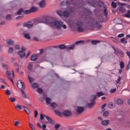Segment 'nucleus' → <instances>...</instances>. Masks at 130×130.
<instances>
[{"instance_id": "nucleus-63", "label": "nucleus", "mask_w": 130, "mask_h": 130, "mask_svg": "<svg viewBox=\"0 0 130 130\" xmlns=\"http://www.w3.org/2000/svg\"><path fill=\"white\" fill-rule=\"evenodd\" d=\"M94 103H92L91 104H89L88 105H89V107H92V106H94Z\"/></svg>"}, {"instance_id": "nucleus-46", "label": "nucleus", "mask_w": 130, "mask_h": 130, "mask_svg": "<svg viewBox=\"0 0 130 130\" xmlns=\"http://www.w3.org/2000/svg\"><path fill=\"white\" fill-rule=\"evenodd\" d=\"M6 19H7V20H8L9 21V20H11V19H12V16L10 15H8L6 16Z\"/></svg>"}, {"instance_id": "nucleus-22", "label": "nucleus", "mask_w": 130, "mask_h": 130, "mask_svg": "<svg viewBox=\"0 0 130 130\" xmlns=\"http://www.w3.org/2000/svg\"><path fill=\"white\" fill-rule=\"evenodd\" d=\"M22 108L23 106H21L20 105H17L15 106V108H16V109H18V110H22Z\"/></svg>"}, {"instance_id": "nucleus-11", "label": "nucleus", "mask_w": 130, "mask_h": 130, "mask_svg": "<svg viewBox=\"0 0 130 130\" xmlns=\"http://www.w3.org/2000/svg\"><path fill=\"white\" fill-rule=\"evenodd\" d=\"M62 114L64 115V116H71L72 115V112L69 110H65L63 112Z\"/></svg>"}, {"instance_id": "nucleus-9", "label": "nucleus", "mask_w": 130, "mask_h": 130, "mask_svg": "<svg viewBox=\"0 0 130 130\" xmlns=\"http://www.w3.org/2000/svg\"><path fill=\"white\" fill-rule=\"evenodd\" d=\"M110 123V121L108 119L103 120L101 122V124L104 126H107Z\"/></svg>"}, {"instance_id": "nucleus-43", "label": "nucleus", "mask_w": 130, "mask_h": 130, "mask_svg": "<svg viewBox=\"0 0 130 130\" xmlns=\"http://www.w3.org/2000/svg\"><path fill=\"white\" fill-rule=\"evenodd\" d=\"M59 48H60V49H64V48H66V46L64 45H60L59 46Z\"/></svg>"}, {"instance_id": "nucleus-10", "label": "nucleus", "mask_w": 130, "mask_h": 130, "mask_svg": "<svg viewBox=\"0 0 130 130\" xmlns=\"http://www.w3.org/2000/svg\"><path fill=\"white\" fill-rule=\"evenodd\" d=\"M21 96L22 98H25V99H28V100H30V98L28 95V94H26L25 91H24V90H21Z\"/></svg>"}, {"instance_id": "nucleus-61", "label": "nucleus", "mask_w": 130, "mask_h": 130, "mask_svg": "<svg viewBox=\"0 0 130 130\" xmlns=\"http://www.w3.org/2000/svg\"><path fill=\"white\" fill-rule=\"evenodd\" d=\"M23 16H18L16 18V20H20V19H22V18H23Z\"/></svg>"}, {"instance_id": "nucleus-3", "label": "nucleus", "mask_w": 130, "mask_h": 130, "mask_svg": "<svg viewBox=\"0 0 130 130\" xmlns=\"http://www.w3.org/2000/svg\"><path fill=\"white\" fill-rule=\"evenodd\" d=\"M57 15L59 16L60 17H62L63 16L66 18H69L70 17V13H69L67 11H64V12H62L61 10H58L57 11Z\"/></svg>"}, {"instance_id": "nucleus-53", "label": "nucleus", "mask_w": 130, "mask_h": 130, "mask_svg": "<svg viewBox=\"0 0 130 130\" xmlns=\"http://www.w3.org/2000/svg\"><path fill=\"white\" fill-rule=\"evenodd\" d=\"M38 116V112L37 110L35 111V117H37Z\"/></svg>"}, {"instance_id": "nucleus-25", "label": "nucleus", "mask_w": 130, "mask_h": 130, "mask_svg": "<svg viewBox=\"0 0 130 130\" xmlns=\"http://www.w3.org/2000/svg\"><path fill=\"white\" fill-rule=\"evenodd\" d=\"M7 96H10L12 94V91L10 89H7L5 92Z\"/></svg>"}, {"instance_id": "nucleus-36", "label": "nucleus", "mask_w": 130, "mask_h": 130, "mask_svg": "<svg viewBox=\"0 0 130 130\" xmlns=\"http://www.w3.org/2000/svg\"><path fill=\"white\" fill-rule=\"evenodd\" d=\"M37 92H38V93H39L40 94H42V93L43 92V90H42V89L39 88L37 89Z\"/></svg>"}, {"instance_id": "nucleus-35", "label": "nucleus", "mask_w": 130, "mask_h": 130, "mask_svg": "<svg viewBox=\"0 0 130 130\" xmlns=\"http://www.w3.org/2000/svg\"><path fill=\"white\" fill-rule=\"evenodd\" d=\"M0 83L1 84H6V80L3 78H0Z\"/></svg>"}, {"instance_id": "nucleus-59", "label": "nucleus", "mask_w": 130, "mask_h": 130, "mask_svg": "<svg viewBox=\"0 0 130 130\" xmlns=\"http://www.w3.org/2000/svg\"><path fill=\"white\" fill-rule=\"evenodd\" d=\"M33 40H35V41H38V38H37V37H34L33 38Z\"/></svg>"}, {"instance_id": "nucleus-19", "label": "nucleus", "mask_w": 130, "mask_h": 130, "mask_svg": "<svg viewBox=\"0 0 130 130\" xmlns=\"http://www.w3.org/2000/svg\"><path fill=\"white\" fill-rule=\"evenodd\" d=\"M37 11H38V8L36 7H32L30 8V11L31 13L37 12Z\"/></svg>"}, {"instance_id": "nucleus-29", "label": "nucleus", "mask_w": 130, "mask_h": 130, "mask_svg": "<svg viewBox=\"0 0 130 130\" xmlns=\"http://www.w3.org/2000/svg\"><path fill=\"white\" fill-rule=\"evenodd\" d=\"M54 112L56 114H57V115H58L59 116H61V113L59 111H58V110H54Z\"/></svg>"}, {"instance_id": "nucleus-23", "label": "nucleus", "mask_w": 130, "mask_h": 130, "mask_svg": "<svg viewBox=\"0 0 130 130\" xmlns=\"http://www.w3.org/2000/svg\"><path fill=\"white\" fill-rule=\"evenodd\" d=\"M116 25H121L122 24V20L120 19H117L116 21Z\"/></svg>"}, {"instance_id": "nucleus-40", "label": "nucleus", "mask_w": 130, "mask_h": 130, "mask_svg": "<svg viewBox=\"0 0 130 130\" xmlns=\"http://www.w3.org/2000/svg\"><path fill=\"white\" fill-rule=\"evenodd\" d=\"M99 42H100L99 41H91V43L92 44H94V45H96L97 44V43H99Z\"/></svg>"}, {"instance_id": "nucleus-15", "label": "nucleus", "mask_w": 130, "mask_h": 130, "mask_svg": "<svg viewBox=\"0 0 130 130\" xmlns=\"http://www.w3.org/2000/svg\"><path fill=\"white\" fill-rule=\"evenodd\" d=\"M76 111L77 113H82L84 111V108L82 107H78L77 108Z\"/></svg>"}, {"instance_id": "nucleus-6", "label": "nucleus", "mask_w": 130, "mask_h": 130, "mask_svg": "<svg viewBox=\"0 0 130 130\" xmlns=\"http://www.w3.org/2000/svg\"><path fill=\"white\" fill-rule=\"evenodd\" d=\"M26 49L22 48V50L18 51V54L19 55L21 58H24L26 56V53H25Z\"/></svg>"}, {"instance_id": "nucleus-28", "label": "nucleus", "mask_w": 130, "mask_h": 130, "mask_svg": "<svg viewBox=\"0 0 130 130\" xmlns=\"http://www.w3.org/2000/svg\"><path fill=\"white\" fill-rule=\"evenodd\" d=\"M66 48H67V50H70V49L71 50H73V49H74V48H75V45H73L70 47H67Z\"/></svg>"}, {"instance_id": "nucleus-41", "label": "nucleus", "mask_w": 130, "mask_h": 130, "mask_svg": "<svg viewBox=\"0 0 130 130\" xmlns=\"http://www.w3.org/2000/svg\"><path fill=\"white\" fill-rule=\"evenodd\" d=\"M104 116H108L109 115V111H106L103 113Z\"/></svg>"}, {"instance_id": "nucleus-26", "label": "nucleus", "mask_w": 130, "mask_h": 130, "mask_svg": "<svg viewBox=\"0 0 130 130\" xmlns=\"http://www.w3.org/2000/svg\"><path fill=\"white\" fill-rule=\"evenodd\" d=\"M46 102L47 104H50L51 103V99L49 98H46Z\"/></svg>"}, {"instance_id": "nucleus-60", "label": "nucleus", "mask_w": 130, "mask_h": 130, "mask_svg": "<svg viewBox=\"0 0 130 130\" xmlns=\"http://www.w3.org/2000/svg\"><path fill=\"white\" fill-rule=\"evenodd\" d=\"M118 4H119L120 6H121L122 7H123V6H126V4H125L120 3H119Z\"/></svg>"}, {"instance_id": "nucleus-32", "label": "nucleus", "mask_w": 130, "mask_h": 130, "mask_svg": "<svg viewBox=\"0 0 130 130\" xmlns=\"http://www.w3.org/2000/svg\"><path fill=\"white\" fill-rule=\"evenodd\" d=\"M29 126H30V128L32 130H36V129H35V127H34V125H33V124L29 123Z\"/></svg>"}, {"instance_id": "nucleus-13", "label": "nucleus", "mask_w": 130, "mask_h": 130, "mask_svg": "<svg viewBox=\"0 0 130 130\" xmlns=\"http://www.w3.org/2000/svg\"><path fill=\"white\" fill-rule=\"evenodd\" d=\"M6 43L7 44H8V45H9L10 46H12V45H14V44H15V41L11 39L7 40Z\"/></svg>"}, {"instance_id": "nucleus-12", "label": "nucleus", "mask_w": 130, "mask_h": 130, "mask_svg": "<svg viewBox=\"0 0 130 130\" xmlns=\"http://www.w3.org/2000/svg\"><path fill=\"white\" fill-rule=\"evenodd\" d=\"M116 104H117V105H123V103H124V102L123 100L121 99H119L116 100Z\"/></svg>"}, {"instance_id": "nucleus-34", "label": "nucleus", "mask_w": 130, "mask_h": 130, "mask_svg": "<svg viewBox=\"0 0 130 130\" xmlns=\"http://www.w3.org/2000/svg\"><path fill=\"white\" fill-rule=\"evenodd\" d=\"M108 107H109V108H113V107H114L113 103H110L108 104Z\"/></svg>"}, {"instance_id": "nucleus-31", "label": "nucleus", "mask_w": 130, "mask_h": 130, "mask_svg": "<svg viewBox=\"0 0 130 130\" xmlns=\"http://www.w3.org/2000/svg\"><path fill=\"white\" fill-rule=\"evenodd\" d=\"M51 107H52L53 108H56V107H57V104H56L55 103H53L51 104Z\"/></svg>"}, {"instance_id": "nucleus-4", "label": "nucleus", "mask_w": 130, "mask_h": 130, "mask_svg": "<svg viewBox=\"0 0 130 130\" xmlns=\"http://www.w3.org/2000/svg\"><path fill=\"white\" fill-rule=\"evenodd\" d=\"M36 25V22H27L23 24V27H26L28 28V29H31V28H33L34 26Z\"/></svg>"}, {"instance_id": "nucleus-21", "label": "nucleus", "mask_w": 130, "mask_h": 130, "mask_svg": "<svg viewBox=\"0 0 130 130\" xmlns=\"http://www.w3.org/2000/svg\"><path fill=\"white\" fill-rule=\"evenodd\" d=\"M8 53L10 54H12V53H14V48L12 47H9L8 49Z\"/></svg>"}, {"instance_id": "nucleus-2", "label": "nucleus", "mask_w": 130, "mask_h": 130, "mask_svg": "<svg viewBox=\"0 0 130 130\" xmlns=\"http://www.w3.org/2000/svg\"><path fill=\"white\" fill-rule=\"evenodd\" d=\"M44 118H46V119H47V120H48V122H49V123H51V124H54V121H53V120H52V119L50 118V117H49V116L46 115H43L42 114H41L40 115V119L41 120H43V119H44Z\"/></svg>"}, {"instance_id": "nucleus-55", "label": "nucleus", "mask_w": 130, "mask_h": 130, "mask_svg": "<svg viewBox=\"0 0 130 130\" xmlns=\"http://www.w3.org/2000/svg\"><path fill=\"white\" fill-rule=\"evenodd\" d=\"M106 105H107V104H106V103L102 105V109H103L104 111L105 110V109H104V107H105V106H106Z\"/></svg>"}, {"instance_id": "nucleus-1", "label": "nucleus", "mask_w": 130, "mask_h": 130, "mask_svg": "<svg viewBox=\"0 0 130 130\" xmlns=\"http://www.w3.org/2000/svg\"><path fill=\"white\" fill-rule=\"evenodd\" d=\"M42 23H44V24H47L51 27H56L57 29H64L66 30L67 29V25L63 24V22L54 21V20H48L46 18H43L42 20Z\"/></svg>"}, {"instance_id": "nucleus-38", "label": "nucleus", "mask_w": 130, "mask_h": 130, "mask_svg": "<svg viewBox=\"0 0 130 130\" xmlns=\"http://www.w3.org/2000/svg\"><path fill=\"white\" fill-rule=\"evenodd\" d=\"M54 127L55 129H58L60 127V125L59 124H55Z\"/></svg>"}, {"instance_id": "nucleus-37", "label": "nucleus", "mask_w": 130, "mask_h": 130, "mask_svg": "<svg viewBox=\"0 0 130 130\" xmlns=\"http://www.w3.org/2000/svg\"><path fill=\"white\" fill-rule=\"evenodd\" d=\"M119 10L120 12H121L122 13H124V12L125 11V8H124V7H122L119 9Z\"/></svg>"}, {"instance_id": "nucleus-17", "label": "nucleus", "mask_w": 130, "mask_h": 130, "mask_svg": "<svg viewBox=\"0 0 130 130\" xmlns=\"http://www.w3.org/2000/svg\"><path fill=\"white\" fill-rule=\"evenodd\" d=\"M22 108H23V109H24L25 112H26V113L27 114H30V110H29V109H28V108H27L25 106H22Z\"/></svg>"}, {"instance_id": "nucleus-33", "label": "nucleus", "mask_w": 130, "mask_h": 130, "mask_svg": "<svg viewBox=\"0 0 130 130\" xmlns=\"http://www.w3.org/2000/svg\"><path fill=\"white\" fill-rule=\"evenodd\" d=\"M96 95L98 97H101V96H103V95H104V93L102 92H97Z\"/></svg>"}, {"instance_id": "nucleus-8", "label": "nucleus", "mask_w": 130, "mask_h": 130, "mask_svg": "<svg viewBox=\"0 0 130 130\" xmlns=\"http://www.w3.org/2000/svg\"><path fill=\"white\" fill-rule=\"evenodd\" d=\"M82 25L83 23H82L81 22H78L76 24V26H77V30L79 32H83V31H84V28L82 27Z\"/></svg>"}, {"instance_id": "nucleus-62", "label": "nucleus", "mask_w": 130, "mask_h": 130, "mask_svg": "<svg viewBox=\"0 0 130 130\" xmlns=\"http://www.w3.org/2000/svg\"><path fill=\"white\" fill-rule=\"evenodd\" d=\"M108 12L107 11V9H105V11H104V13H105V15L106 16H107V14H108Z\"/></svg>"}, {"instance_id": "nucleus-39", "label": "nucleus", "mask_w": 130, "mask_h": 130, "mask_svg": "<svg viewBox=\"0 0 130 130\" xmlns=\"http://www.w3.org/2000/svg\"><path fill=\"white\" fill-rule=\"evenodd\" d=\"M32 88H37L38 87V84L37 83H34L33 84L31 85Z\"/></svg>"}, {"instance_id": "nucleus-51", "label": "nucleus", "mask_w": 130, "mask_h": 130, "mask_svg": "<svg viewBox=\"0 0 130 130\" xmlns=\"http://www.w3.org/2000/svg\"><path fill=\"white\" fill-rule=\"evenodd\" d=\"M30 54H31V51H29L27 52L26 55L25 56V58H28V56H29V55H30Z\"/></svg>"}, {"instance_id": "nucleus-24", "label": "nucleus", "mask_w": 130, "mask_h": 130, "mask_svg": "<svg viewBox=\"0 0 130 130\" xmlns=\"http://www.w3.org/2000/svg\"><path fill=\"white\" fill-rule=\"evenodd\" d=\"M24 36L26 39H31V36H30V34H25Z\"/></svg>"}, {"instance_id": "nucleus-50", "label": "nucleus", "mask_w": 130, "mask_h": 130, "mask_svg": "<svg viewBox=\"0 0 130 130\" xmlns=\"http://www.w3.org/2000/svg\"><path fill=\"white\" fill-rule=\"evenodd\" d=\"M33 67V65L31 63L29 64L28 66V70H32V68Z\"/></svg>"}, {"instance_id": "nucleus-54", "label": "nucleus", "mask_w": 130, "mask_h": 130, "mask_svg": "<svg viewBox=\"0 0 130 130\" xmlns=\"http://www.w3.org/2000/svg\"><path fill=\"white\" fill-rule=\"evenodd\" d=\"M20 46H19V45H16L15 46V49H17V50H19L20 49Z\"/></svg>"}, {"instance_id": "nucleus-52", "label": "nucleus", "mask_w": 130, "mask_h": 130, "mask_svg": "<svg viewBox=\"0 0 130 130\" xmlns=\"http://www.w3.org/2000/svg\"><path fill=\"white\" fill-rule=\"evenodd\" d=\"M118 37L119 38H121V37H124V34H119L118 36Z\"/></svg>"}, {"instance_id": "nucleus-49", "label": "nucleus", "mask_w": 130, "mask_h": 130, "mask_svg": "<svg viewBox=\"0 0 130 130\" xmlns=\"http://www.w3.org/2000/svg\"><path fill=\"white\" fill-rule=\"evenodd\" d=\"M23 12V9H20L17 12V15H20V14H22Z\"/></svg>"}, {"instance_id": "nucleus-14", "label": "nucleus", "mask_w": 130, "mask_h": 130, "mask_svg": "<svg viewBox=\"0 0 130 130\" xmlns=\"http://www.w3.org/2000/svg\"><path fill=\"white\" fill-rule=\"evenodd\" d=\"M39 6L40 8H45V7L46 6V4L45 3V1L44 0H43L41 1L39 3Z\"/></svg>"}, {"instance_id": "nucleus-58", "label": "nucleus", "mask_w": 130, "mask_h": 130, "mask_svg": "<svg viewBox=\"0 0 130 130\" xmlns=\"http://www.w3.org/2000/svg\"><path fill=\"white\" fill-rule=\"evenodd\" d=\"M124 17L126 18H130V14H125L124 15Z\"/></svg>"}, {"instance_id": "nucleus-18", "label": "nucleus", "mask_w": 130, "mask_h": 130, "mask_svg": "<svg viewBox=\"0 0 130 130\" xmlns=\"http://www.w3.org/2000/svg\"><path fill=\"white\" fill-rule=\"evenodd\" d=\"M4 84H2L0 86V90H5L7 88V81L5 80V83Z\"/></svg>"}, {"instance_id": "nucleus-56", "label": "nucleus", "mask_w": 130, "mask_h": 130, "mask_svg": "<svg viewBox=\"0 0 130 130\" xmlns=\"http://www.w3.org/2000/svg\"><path fill=\"white\" fill-rule=\"evenodd\" d=\"M129 69H130V60L127 66V68H126L127 71H128Z\"/></svg>"}, {"instance_id": "nucleus-30", "label": "nucleus", "mask_w": 130, "mask_h": 130, "mask_svg": "<svg viewBox=\"0 0 130 130\" xmlns=\"http://www.w3.org/2000/svg\"><path fill=\"white\" fill-rule=\"evenodd\" d=\"M20 121H15L14 124L15 126H18V125H19L20 124Z\"/></svg>"}, {"instance_id": "nucleus-47", "label": "nucleus", "mask_w": 130, "mask_h": 130, "mask_svg": "<svg viewBox=\"0 0 130 130\" xmlns=\"http://www.w3.org/2000/svg\"><path fill=\"white\" fill-rule=\"evenodd\" d=\"M28 80H29L30 84H32V82H33L34 81V79L31 78H30V77H29V76H28Z\"/></svg>"}, {"instance_id": "nucleus-45", "label": "nucleus", "mask_w": 130, "mask_h": 130, "mask_svg": "<svg viewBox=\"0 0 130 130\" xmlns=\"http://www.w3.org/2000/svg\"><path fill=\"white\" fill-rule=\"evenodd\" d=\"M14 67H15V68H16V71L17 72H19V66H18V63H15Z\"/></svg>"}, {"instance_id": "nucleus-27", "label": "nucleus", "mask_w": 130, "mask_h": 130, "mask_svg": "<svg viewBox=\"0 0 130 130\" xmlns=\"http://www.w3.org/2000/svg\"><path fill=\"white\" fill-rule=\"evenodd\" d=\"M121 80V78L120 77V76H118L116 81V84H120Z\"/></svg>"}, {"instance_id": "nucleus-57", "label": "nucleus", "mask_w": 130, "mask_h": 130, "mask_svg": "<svg viewBox=\"0 0 130 130\" xmlns=\"http://www.w3.org/2000/svg\"><path fill=\"white\" fill-rule=\"evenodd\" d=\"M37 124L38 127H39L40 128H43L42 126H41V124H40V123L38 122Z\"/></svg>"}, {"instance_id": "nucleus-44", "label": "nucleus", "mask_w": 130, "mask_h": 130, "mask_svg": "<svg viewBox=\"0 0 130 130\" xmlns=\"http://www.w3.org/2000/svg\"><path fill=\"white\" fill-rule=\"evenodd\" d=\"M24 14H25V15H27V14H30V13H31V10H26L23 12Z\"/></svg>"}, {"instance_id": "nucleus-5", "label": "nucleus", "mask_w": 130, "mask_h": 130, "mask_svg": "<svg viewBox=\"0 0 130 130\" xmlns=\"http://www.w3.org/2000/svg\"><path fill=\"white\" fill-rule=\"evenodd\" d=\"M17 87L21 90V91H22L25 89V84L21 80H18L17 81Z\"/></svg>"}, {"instance_id": "nucleus-16", "label": "nucleus", "mask_w": 130, "mask_h": 130, "mask_svg": "<svg viewBox=\"0 0 130 130\" xmlns=\"http://www.w3.org/2000/svg\"><path fill=\"white\" fill-rule=\"evenodd\" d=\"M38 58V56L36 54L32 55L30 57V60L32 61H35L36 60H37V59Z\"/></svg>"}, {"instance_id": "nucleus-48", "label": "nucleus", "mask_w": 130, "mask_h": 130, "mask_svg": "<svg viewBox=\"0 0 130 130\" xmlns=\"http://www.w3.org/2000/svg\"><path fill=\"white\" fill-rule=\"evenodd\" d=\"M84 41H79L76 42V44H83Z\"/></svg>"}, {"instance_id": "nucleus-64", "label": "nucleus", "mask_w": 130, "mask_h": 130, "mask_svg": "<svg viewBox=\"0 0 130 130\" xmlns=\"http://www.w3.org/2000/svg\"><path fill=\"white\" fill-rule=\"evenodd\" d=\"M115 53L117 54V53H119V52H120V51L118 49H116L115 50Z\"/></svg>"}, {"instance_id": "nucleus-20", "label": "nucleus", "mask_w": 130, "mask_h": 130, "mask_svg": "<svg viewBox=\"0 0 130 130\" xmlns=\"http://www.w3.org/2000/svg\"><path fill=\"white\" fill-rule=\"evenodd\" d=\"M8 99L9 101H10V102H13V103L16 102V100H17V99L14 97H8Z\"/></svg>"}, {"instance_id": "nucleus-7", "label": "nucleus", "mask_w": 130, "mask_h": 130, "mask_svg": "<svg viewBox=\"0 0 130 130\" xmlns=\"http://www.w3.org/2000/svg\"><path fill=\"white\" fill-rule=\"evenodd\" d=\"M12 74L11 73L10 71H7L6 74L8 76V78L10 81L12 82L13 84H14V81H13V78H14V71H12Z\"/></svg>"}, {"instance_id": "nucleus-42", "label": "nucleus", "mask_w": 130, "mask_h": 130, "mask_svg": "<svg viewBox=\"0 0 130 130\" xmlns=\"http://www.w3.org/2000/svg\"><path fill=\"white\" fill-rule=\"evenodd\" d=\"M120 67L121 69H123L124 68V63L123 62H120Z\"/></svg>"}]
</instances>
